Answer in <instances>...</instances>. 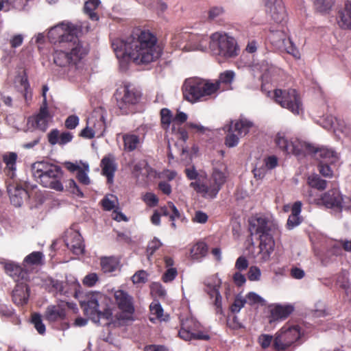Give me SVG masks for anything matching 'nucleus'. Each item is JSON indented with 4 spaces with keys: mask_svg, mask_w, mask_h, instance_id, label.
<instances>
[{
    "mask_svg": "<svg viewBox=\"0 0 351 351\" xmlns=\"http://www.w3.org/2000/svg\"><path fill=\"white\" fill-rule=\"evenodd\" d=\"M119 60L147 64L156 61L162 53L155 34L149 29H134L125 39H115L112 43Z\"/></svg>",
    "mask_w": 351,
    "mask_h": 351,
    "instance_id": "f257e3e1",
    "label": "nucleus"
},
{
    "mask_svg": "<svg viewBox=\"0 0 351 351\" xmlns=\"http://www.w3.org/2000/svg\"><path fill=\"white\" fill-rule=\"evenodd\" d=\"M249 223L251 234L259 236V258L261 261L266 262L270 258L274 250V236L280 234L278 226L267 217L258 215L252 217L249 220Z\"/></svg>",
    "mask_w": 351,
    "mask_h": 351,
    "instance_id": "f03ea898",
    "label": "nucleus"
},
{
    "mask_svg": "<svg viewBox=\"0 0 351 351\" xmlns=\"http://www.w3.org/2000/svg\"><path fill=\"white\" fill-rule=\"evenodd\" d=\"M88 54V50L79 38L70 42H62L54 47L52 53L53 63L64 71L77 69L82 60Z\"/></svg>",
    "mask_w": 351,
    "mask_h": 351,
    "instance_id": "7ed1b4c3",
    "label": "nucleus"
},
{
    "mask_svg": "<svg viewBox=\"0 0 351 351\" xmlns=\"http://www.w3.org/2000/svg\"><path fill=\"white\" fill-rule=\"evenodd\" d=\"M31 171L35 180L43 186L57 191H63V171L60 166L48 161H37L32 165Z\"/></svg>",
    "mask_w": 351,
    "mask_h": 351,
    "instance_id": "20e7f679",
    "label": "nucleus"
},
{
    "mask_svg": "<svg viewBox=\"0 0 351 351\" xmlns=\"http://www.w3.org/2000/svg\"><path fill=\"white\" fill-rule=\"evenodd\" d=\"M106 297L100 292H90L86 295V299L82 306L84 314L93 322L101 325H108L112 320V313L104 303Z\"/></svg>",
    "mask_w": 351,
    "mask_h": 351,
    "instance_id": "39448f33",
    "label": "nucleus"
},
{
    "mask_svg": "<svg viewBox=\"0 0 351 351\" xmlns=\"http://www.w3.org/2000/svg\"><path fill=\"white\" fill-rule=\"evenodd\" d=\"M183 97L191 104L206 101L216 93V86L210 80L189 78L182 86Z\"/></svg>",
    "mask_w": 351,
    "mask_h": 351,
    "instance_id": "423d86ee",
    "label": "nucleus"
},
{
    "mask_svg": "<svg viewBox=\"0 0 351 351\" xmlns=\"http://www.w3.org/2000/svg\"><path fill=\"white\" fill-rule=\"evenodd\" d=\"M210 47L216 55L233 58L238 55L239 48L235 39L226 34L215 32L210 36Z\"/></svg>",
    "mask_w": 351,
    "mask_h": 351,
    "instance_id": "0eeeda50",
    "label": "nucleus"
},
{
    "mask_svg": "<svg viewBox=\"0 0 351 351\" xmlns=\"http://www.w3.org/2000/svg\"><path fill=\"white\" fill-rule=\"evenodd\" d=\"M303 333L298 325L287 323L276 335L273 347L276 351H290L289 348L302 338Z\"/></svg>",
    "mask_w": 351,
    "mask_h": 351,
    "instance_id": "6e6552de",
    "label": "nucleus"
},
{
    "mask_svg": "<svg viewBox=\"0 0 351 351\" xmlns=\"http://www.w3.org/2000/svg\"><path fill=\"white\" fill-rule=\"evenodd\" d=\"M114 96L117 101L116 105L121 114H128L132 112V108L139 102L141 93L127 84L117 88Z\"/></svg>",
    "mask_w": 351,
    "mask_h": 351,
    "instance_id": "1a4fd4ad",
    "label": "nucleus"
},
{
    "mask_svg": "<svg viewBox=\"0 0 351 351\" xmlns=\"http://www.w3.org/2000/svg\"><path fill=\"white\" fill-rule=\"evenodd\" d=\"M317 206H323L327 208L336 209L339 213L351 207V198L343 196L337 188H332L324 193L318 198L314 199Z\"/></svg>",
    "mask_w": 351,
    "mask_h": 351,
    "instance_id": "9d476101",
    "label": "nucleus"
},
{
    "mask_svg": "<svg viewBox=\"0 0 351 351\" xmlns=\"http://www.w3.org/2000/svg\"><path fill=\"white\" fill-rule=\"evenodd\" d=\"M273 98L276 103L294 114H299L303 111L300 95L295 89L276 88L274 90Z\"/></svg>",
    "mask_w": 351,
    "mask_h": 351,
    "instance_id": "9b49d317",
    "label": "nucleus"
},
{
    "mask_svg": "<svg viewBox=\"0 0 351 351\" xmlns=\"http://www.w3.org/2000/svg\"><path fill=\"white\" fill-rule=\"evenodd\" d=\"M200 323L193 317H187L181 321L178 336L184 341H208L210 336L208 331L202 330Z\"/></svg>",
    "mask_w": 351,
    "mask_h": 351,
    "instance_id": "f8f14e48",
    "label": "nucleus"
},
{
    "mask_svg": "<svg viewBox=\"0 0 351 351\" xmlns=\"http://www.w3.org/2000/svg\"><path fill=\"white\" fill-rule=\"evenodd\" d=\"M38 189L37 185L31 184L28 182L20 181L9 184L8 193L10 199L14 206L20 207L25 200L33 196L34 191Z\"/></svg>",
    "mask_w": 351,
    "mask_h": 351,
    "instance_id": "ddd939ff",
    "label": "nucleus"
},
{
    "mask_svg": "<svg viewBox=\"0 0 351 351\" xmlns=\"http://www.w3.org/2000/svg\"><path fill=\"white\" fill-rule=\"evenodd\" d=\"M252 127L253 123L245 119L231 121L226 126L228 134L225 138L226 145L228 147L237 146L239 141V136H245Z\"/></svg>",
    "mask_w": 351,
    "mask_h": 351,
    "instance_id": "4468645a",
    "label": "nucleus"
},
{
    "mask_svg": "<svg viewBox=\"0 0 351 351\" xmlns=\"http://www.w3.org/2000/svg\"><path fill=\"white\" fill-rule=\"evenodd\" d=\"M77 30L75 25L69 22H62L53 27L48 32V38L55 46L60 45L62 42H70L78 37L74 35Z\"/></svg>",
    "mask_w": 351,
    "mask_h": 351,
    "instance_id": "2eb2a0df",
    "label": "nucleus"
},
{
    "mask_svg": "<svg viewBox=\"0 0 351 351\" xmlns=\"http://www.w3.org/2000/svg\"><path fill=\"white\" fill-rule=\"evenodd\" d=\"M275 143L278 148L285 154H292L297 156H303L305 150H313V145L306 142L295 140L289 141L284 135L278 134L275 138Z\"/></svg>",
    "mask_w": 351,
    "mask_h": 351,
    "instance_id": "dca6fc26",
    "label": "nucleus"
},
{
    "mask_svg": "<svg viewBox=\"0 0 351 351\" xmlns=\"http://www.w3.org/2000/svg\"><path fill=\"white\" fill-rule=\"evenodd\" d=\"M114 299L118 308L125 314V318L132 319L135 311L133 298L126 291L118 290L114 293Z\"/></svg>",
    "mask_w": 351,
    "mask_h": 351,
    "instance_id": "f3484780",
    "label": "nucleus"
},
{
    "mask_svg": "<svg viewBox=\"0 0 351 351\" xmlns=\"http://www.w3.org/2000/svg\"><path fill=\"white\" fill-rule=\"evenodd\" d=\"M53 114L49 112L48 105H41L38 113L34 117L29 118V121H32V125L42 131L45 132L49 123L52 122Z\"/></svg>",
    "mask_w": 351,
    "mask_h": 351,
    "instance_id": "a211bd4d",
    "label": "nucleus"
},
{
    "mask_svg": "<svg viewBox=\"0 0 351 351\" xmlns=\"http://www.w3.org/2000/svg\"><path fill=\"white\" fill-rule=\"evenodd\" d=\"M190 186L193 188L197 193H200L204 198L213 199L216 197L219 191L221 190L210 179L205 182L198 180L195 182H192Z\"/></svg>",
    "mask_w": 351,
    "mask_h": 351,
    "instance_id": "6ab92c4d",
    "label": "nucleus"
},
{
    "mask_svg": "<svg viewBox=\"0 0 351 351\" xmlns=\"http://www.w3.org/2000/svg\"><path fill=\"white\" fill-rule=\"evenodd\" d=\"M44 317L49 323L64 321L66 317V304L61 303L48 306Z\"/></svg>",
    "mask_w": 351,
    "mask_h": 351,
    "instance_id": "aec40b11",
    "label": "nucleus"
},
{
    "mask_svg": "<svg viewBox=\"0 0 351 351\" xmlns=\"http://www.w3.org/2000/svg\"><path fill=\"white\" fill-rule=\"evenodd\" d=\"M4 269L5 273L16 282L29 280L28 271L14 262L5 263Z\"/></svg>",
    "mask_w": 351,
    "mask_h": 351,
    "instance_id": "412c9836",
    "label": "nucleus"
},
{
    "mask_svg": "<svg viewBox=\"0 0 351 351\" xmlns=\"http://www.w3.org/2000/svg\"><path fill=\"white\" fill-rule=\"evenodd\" d=\"M313 150H305L303 156L307 154H315L317 158H320V162L334 164L339 160V156L337 152L327 147L315 148L313 146Z\"/></svg>",
    "mask_w": 351,
    "mask_h": 351,
    "instance_id": "4be33fe9",
    "label": "nucleus"
},
{
    "mask_svg": "<svg viewBox=\"0 0 351 351\" xmlns=\"http://www.w3.org/2000/svg\"><path fill=\"white\" fill-rule=\"evenodd\" d=\"M27 281H21L17 282L16 287L12 291V300L16 305L23 306L26 304L29 297V288Z\"/></svg>",
    "mask_w": 351,
    "mask_h": 351,
    "instance_id": "5701e85b",
    "label": "nucleus"
},
{
    "mask_svg": "<svg viewBox=\"0 0 351 351\" xmlns=\"http://www.w3.org/2000/svg\"><path fill=\"white\" fill-rule=\"evenodd\" d=\"M73 136L72 133L69 132H63L60 133L56 128L52 129L47 134V140L51 145H64L70 143L73 140Z\"/></svg>",
    "mask_w": 351,
    "mask_h": 351,
    "instance_id": "b1692460",
    "label": "nucleus"
},
{
    "mask_svg": "<svg viewBox=\"0 0 351 351\" xmlns=\"http://www.w3.org/2000/svg\"><path fill=\"white\" fill-rule=\"evenodd\" d=\"M66 245L73 254L80 255L84 254V245L82 237L78 232H72L66 239Z\"/></svg>",
    "mask_w": 351,
    "mask_h": 351,
    "instance_id": "393cba45",
    "label": "nucleus"
},
{
    "mask_svg": "<svg viewBox=\"0 0 351 351\" xmlns=\"http://www.w3.org/2000/svg\"><path fill=\"white\" fill-rule=\"evenodd\" d=\"M100 166L102 175L106 177L108 182H112L114 173L117 171V164L114 156L112 155L104 156L101 160Z\"/></svg>",
    "mask_w": 351,
    "mask_h": 351,
    "instance_id": "a878e982",
    "label": "nucleus"
},
{
    "mask_svg": "<svg viewBox=\"0 0 351 351\" xmlns=\"http://www.w3.org/2000/svg\"><path fill=\"white\" fill-rule=\"evenodd\" d=\"M293 311L292 304H276L270 309V322L285 319Z\"/></svg>",
    "mask_w": 351,
    "mask_h": 351,
    "instance_id": "bb28decb",
    "label": "nucleus"
},
{
    "mask_svg": "<svg viewBox=\"0 0 351 351\" xmlns=\"http://www.w3.org/2000/svg\"><path fill=\"white\" fill-rule=\"evenodd\" d=\"M17 154L15 152H8L3 155V162L5 164L4 172L10 179L16 176Z\"/></svg>",
    "mask_w": 351,
    "mask_h": 351,
    "instance_id": "cd10ccee",
    "label": "nucleus"
},
{
    "mask_svg": "<svg viewBox=\"0 0 351 351\" xmlns=\"http://www.w3.org/2000/svg\"><path fill=\"white\" fill-rule=\"evenodd\" d=\"M121 265L120 258L115 256H101L100 266L104 273H112L119 269Z\"/></svg>",
    "mask_w": 351,
    "mask_h": 351,
    "instance_id": "c85d7f7f",
    "label": "nucleus"
},
{
    "mask_svg": "<svg viewBox=\"0 0 351 351\" xmlns=\"http://www.w3.org/2000/svg\"><path fill=\"white\" fill-rule=\"evenodd\" d=\"M265 5L270 8L271 16L276 23H280L284 20L286 12L282 0H275L273 4L266 2Z\"/></svg>",
    "mask_w": 351,
    "mask_h": 351,
    "instance_id": "c756f323",
    "label": "nucleus"
},
{
    "mask_svg": "<svg viewBox=\"0 0 351 351\" xmlns=\"http://www.w3.org/2000/svg\"><path fill=\"white\" fill-rule=\"evenodd\" d=\"M122 139L123 141V149L126 152L134 151L143 143V140L138 135L131 132L123 134Z\"/></svg>",
    "mask_w": 351,
    "mask_h": 351,
    "instance_id": "7c9ffc66",
    "label": "nucleus"
},
{
    "mask_svg": "<svg viewBox=\"0 0 351 351\" xmlns=\"http://www.w3.org/2000/svg\"><path fill=\"white\" fill-rule=\"evenodd\" d=\"M337 23L341 29H351V2L345 3L343 10L339 12Z\"/></svg>",
    "mask_w": 351,
    "mask_h": 351,
    "instance_id": "2f4dec72",
    "label": "nucleus"
},
{
    "mask_svg": "<svg viewBox=\"0 0 351 351\" xmlns=\"http://www.w3.org/2000/svg\"><path fill=\"white\" fill-rule=\"evenodd\" d=\"M18 83L15 85V88L21 95L25 102L28 104L29 101L32 100V93L27 75L25 74L21 76Z\"/></svg>",
    "mask_w": 351,
    "mask_h": 351,
    "instance_id": "473e14b6",
    "label": "nucleus"
},
{
    "mask_svg": "<svg viewBox=\"0 0 351 351\" xmlns=\"http://www.w3.org/2000/svg\"><path fill=\"white\" fill-rule=\"evenodd\" d=\"M225 10L222 6L211 7L208 11V21L219 25H224L226 23Z\"/></svg>",
    "mask_w": 351,
    "mask_h": 351,
    "instance_id": "72a5a7b5",
    "label": "nucleus"
},
{
    "mask_svg": "<svg viewBox=\"0 0 351 351\" xmlns=\"http://www.w3.org/2000/svg\"><path fill=\"white\" fill-rule=\"evenodd\" d=\"M87 124L90 125L97 138H99L104 135L106 130V123L104 117L102 114H99V118L97 119L94 116H91L87 121Z\"/></svg>",
    "mask_w": 351,
    "mask_h": 351,
    "instance_id": "f704fd0d",
    "label": "nucleus"
},
{
    "mask_svg": "<svg viewBox=\"0 0 351 351\" xmlns=\"http://www.w3.org/2000/svg\"><path fill=\"white\" fill-rule=\"evenodd\" d=\"M157 210L160 213V217H169V221H175L176 219H179L181 217L179 210L171 202H169L167 205L161 206Z\"/></svg>",
    "mask_w": 351,
    "mask_h": 351,
    "instance_id": "c9c22d12",
    "label": "nucleus"
},
{
    "mask_svg": "<svg viewBox=\"0 0 351 351\" xmlns=\"http://www.w3.org/2000/svg\"><path fill=\"white\" fill-rule=\"evenodd\" d=\"M160 124L161 127L166 132L171 131V124L173 125V117L171 111L166 108L160 110Z\"/></svg>",
    "mask_w": 351,
    "mask_h": 351,
    "instance_id": "e433bc0d",
    "label": "nucleus"
},
{
    "mask_svg": "<svg viewBox=\"0 0 351 351\" xmlns=\"http://www.w3.org/2000/svg\"><path fill=\"white\" fill-rule=\"evenodd\" d=\"M100 4L99 0H85L84 12L88 16L92 21H97L99 20V16L95 11L97 9Z\"/></svg>",
    "mask_w": 351,
    "mask_h": 351,
    "instance_id": "4c0bfd02",
    "label": "nucleus"
},
{
    "mask_svg": "<svg viewBox=\"0 0 351 351\" xmlns=\"http://www.w3.org/2000/svg\"><path fill=\"white\" fill-rule=\"evenodd\" d=\"M234 73L232 71H226L220 73L219 78L214 82H212V84L216 86V93L221 89V85H230L234 80Z\"/></svg>",
    "mask_w": 351,
    "mask_h": 351,
    "instance_id": "58836bf2",
    "label": "nucleus"
},
{
    "mask_svg": "<svg viewBox=\"0 0 351 351\" xmlns=\"http://www.w3.org/2000/svg\"><path fill=\"white\" fill-rule=\"evenodd\" d=\"M208 252V246L206 243L199 241L195 243L191 249V256L193 259L204 257Z\"/></svg>",
    "mask_w": 351,
    "mask_h": 351,
    "instance_id": "ea45409f",
    "label": "nucleus"
},
{
    "mask_svg": "<svg viewBox=\"0 0 351 351\" xmlns=\"http://www.w3.org/2000/svg\"><path fill=\"white\" fill-rule=\"evenodd\" d=\"M43 258L44 255L41 252H33L24 258L23 265L27 267L41 265Z\"/></svg>",
    "mask_w": 351,
    "mask_h": 351,
    "instance_id": "a19ab883",
    "label": "nucleus"
},
{
    "mask_svg": "<svg viewBox=\"0 0 351 351\" xmlns=\"http://www.w3.org/2000/svg\"><path fill=\"white\" fill-rule=\"evenodd\" d=\"M307 183L311 188L316 189L319 191H323L327 186V182L322 179L318 175L308 176Z\"/></svg>",
    "mask_w": 351,
    "mask_h": 351,
    "instance_id": "79ce46f5",
    "label": "nucleus"
},
{
    "mask_svg": "<svg viewBox=\"0 0 351 351\" xmlns=\"http://www.w3.org/2000/svg\"><path fill=\"white\" fill-rule=\"evenodd\" d=\"M336 284L348 292L350 289V282L348 280V272L347 271L343 270L337 274Z\"/></svg>",
    "mask_w": 351,
    "mask_h": 351,
    "instance_id": "37998d69",
    "label": "nucleus"
},
{
    "mask_svg": "<svg viewBox=\"0 0 351 351\" xmlns=\"http://www.w3.org/2000/svg\"><path fill=\"white\" fill-rule=\"evenodd\" d=\"M214 182L217 186L221 189L222 186L226 181V176L225 173L215 168L213 169L211 177L209 178Z\"/></svg>",
    "mask_w": 351,
    "mask_h": 351,
    "instance_id": "c03bdc74",
    "label": "nucleus"
},
{
    "mask_svg": "<svg viewBox=\"0 0 351 351\" xmlns=\"http://www.w3.org/2000/svg\"><path fill=\"white\" fill-rule=\"evenodd\" d=\"M32 323L39 334L43 335L45 332V326L39 313H34L32 315Z\"/></svg>",
    "mask_w": 351,
    "mask_h": 351,
    "instance_id": "a18cd8bd",
    "label": "nucleus"
},
{
    "mask_svg": "<svg viewBox=\"0 0 351 351\" xmlns=\"http://www.w3.org/2000/svg\"><path fill=\"white\" fill-rule=\"evenodd\" d=\"M315 9L319 12H326L332 5L331 0H313Z\"/></svg>",
    "mask_w": 351,
    "mask_h": 351,
    "instance_id": "49530a36",
    "label": "nucleus"
},
{
    "mask_svg": "<svg viewBox=\"0 0 351 351\" xmlns=\"http://www.w3.org/2000/svg\"><path fill=\"white\" fill-rule=\"evenodd\" d=\"M29 0H4L5 5L10 8L23 10L27 5Z\"/></svg>",
    "mask_w": 351,
    "mask_h": 351,
    "instance_id": "de8ad7c7",
    "label": "nucleus"
},
{
    "mask_svg": "<svg viewBox=\"0 0 351 351\" xmlns=\"http://www.w3.org/2000/svg\"><path fill=\"white\" fill-rule=\"evenodd\" d=\"M191 40L197 42L194 45V49L204 51L206 48L208 43V38L205 36H193L191 38Z\"/></svg>",
    "mask_w": 351,
    "mask_h": 351,
    "instance_id": "09e8293b",
    "label": "nucleus"
},
{
    "mask_svg": "<svg viewBox=\"0 0 351 351\" xmlns=\"http://www.w3.org/2000/svg\"><path fill=\"white\" fill-rule=\"evenodd\" d=\"M246 303V300L240 295L236 296L234 302L230 307L232 313H239Z\"/></svg>",
    "mask_w": 351,
    "mask_h": 351,
    "instance_id": "8fccbe9b",
    "label": "nucleus"
},
{
    "mask_svg": "<svg viewBox=\"0 0 351 351\" xmlns=\"http://www.w3.org/2000/svg\"><path fill=\"white\" fill-rule=\"evenodd\" d=\"M188 116L183 112H178L175 117H173V125H171V131L176 132V127L180 126L182 123L186 121Z\"/></svg>",
    "mask_w": 351,
    "mask_h": 351,
    "instance_id": "3c124183",
    "label": "nucleus"
},
{
    "mask_svg": "<svg viewBox=\"0 0 351 351\" xmlns=\"http://www.w3.org/2000/svg\"><path fill=\"white\" fill-rule=\"evenodd\" d=\"M142 199L149 207L156 206L159 202L158 197L154 193L150 192H147L143 195Z\"/></svg>",
    "mask_w": 351,
    "mask_h": 351,
    "instance_id": "603ef678",
    "label": "nucleus"
},
{
    "mask_svg": "<svg viewBox=\"0 0 351 351\" xmlns=\"http://www.w3.org/2000/svg\"><path fill=\"white\" fill-rule=\"evenodd\" d=\"M132 280L134 284H144L148 280V274L145 270H139L132 276Z\"/></svg>",
    "mask_w": 351,
    "mask_h": 351,
    "instance_id": "864d4df0",
    "label": "nucleus"
},
{
    "mask_svg": "<svg viewBox=\"0 0 351 351\" xmlns=\"http://www.w3.org/2000/svg\"><path fill=\"white\" fill-rule=\"evenodd\" d=\"M178 276V271L176 267L168 268L162 276V280L165 283L172 282Z\"/></svg>",
    "mask_w": 351,
    "mask_h": 351,
    "instance_id": "5fc2aeb1",
    "label": "nucleus"
},
{
    "mask_svg": "<svg viewBox=\"0 0 351 351\" xmlns=\"http://www.w3.org/2000/svg\"><path fill=\"white\" fill-rule=\"evenodd\" d=\"M313 311V315L317 317H324L328 314L326 312V304L321 301L317 302L315 304V308Z\"/></svg>",
    "mask_w": 351,
    "mask_h": 351,
    "instance_id": "6e6d98bb",
    "label": "nucleus"
},
{
    "mask_svg": "<svg viewBox=\"0 0 351 351\" xmlns=\"http://www.w3.org/2000/svg\"><path fill=\"white\" fill-rule=\"evenodd\" d=\"M283 43L286 46V51L288 53L292 55L296 58H300L299 51L289 38L287 40H283Z\"/></svg>",
    "mask_w": 351,
    "mask_h": 351,
    "instance_id": "4d7b16f0",
    "label": "nucleus"
},
{
    "mask_svg": "<svg viewBox=\"0 0 351 351\" xmlns=\"http://www.w3.org/2000/svg\"><path fill=\"white\" fill-rule=\"evenodd\" d=\"M162 245L161 242L159 239L154 238L152 241H151L147 245V253L148 257L152 256L155 252L160 248Z\"/></svg>",
    "mask_w": 351,
    "mask_h": 351,
    "instance_id": "13d9d810",
    "label": "nucleus"
},
{
    "mask_svg": "<svg viewBox=\"0 0 351 351\" xmlns=\"http://www.w3.org/2000/svg\"><path fill=\"white\" fill-rule=\"evenodd\" d=\"M227 325L229 328L233 330H237L242 327L241 323L239 321L237 317L233 313L228 316Z\"/></svg>",
    "mask_w": 351,
    "mask_h": 351,
    "instance_id": "bf43d9fd",
    "label": "nucleus"
},
{
    "mask_svg": "<svg viewBox=\"0 0 351 351\" xmlns=\"http://www.w3.org/2000/svg\"><path fill=\"white\" fill-rule=\"evenodd\" d=\"M245 299L246 300V302L250 305L262 304L264 302L263 299L261 296L254 292H250L247 293L246 298Z\"/></svg>",
    "mask_w": 351,
    "mask_h": 351,
    "instance_id": "052dcab7",
    "label": "nucleus"
},
{
    "mask_svg": "<svg viewBox=\"0 0 351 351\" xmlns=\"http://www.w3.org/2000/svg\"><path fill=\"white\" fill-rule=\"evenodd\" d=\"M70 192L72 193L74 195H76L78 197H83L84 193L80 190L76 182L74 180L70 179L68 180V185L66 186Z\"/></svg>",
    "mask_w": 351,
    "mask_h": 351,
    "instance_id": "680f3d73",
    "label": "nucleus"
},
{
    "mask_svg": "<svg viewBox=\"0 0 351 351\" xmlns=\"http://www.w3.org/2000/svg\"><path fill=\"white\" fill-rule=\"evenodd\" d=\"M78 123V117L76 115H70L66 119L64 125L66 129L73 130L77 126Z\"/></svg>",
    "mask_w": 351,
    "mask_h": 351,
    "instance_id": "e2e57ef3",
    "label": "nucleus"
},
{
    "mask_svg": "<svg viewBox=\"0 0 351 351\" xmlns=\"http://www.w3.org/2000/svg\"><path fill=\"white\" fill-rule=\"evenodd\" d=\"M261 274V270L258 267L252 266L247 272V278L250 281H256L260 279Z\"/></svg>",
    "mask_w": 351,
    "mask_h": 351,
    "instance_id": "0e129e2a",
    "label": "nucleus"
},
{
    "mask_svg": "<svg viewBox=\"0 0 351 351\" xmlns=\"http://www.w3.org/2000/svg\"><path fill=\"white\" fill-rule=\"evenodd\" d=\"M150 311L152 315H156L157 319H161L163 315V309L159 302H152L150 304Z\"/></svg>",
    "mask_w": 351,
    "mask_h": 351,
    "instance_id": "69168bd1",
    "label": "nucleus"
},
{
    "mask_svg": "<svg viewBox=\"0 0 351 351\" xmlns=\"http://www.w3.org/2000/svg\"><path fill=\"white\" fill-rule=\"evenodd\" d=\"M99 278L97 274L91 273L86 275L83 279V284L87 287L94 286L98 281Z\"/></svg>",
    "mask_w": 351,
    "mask_h": 351,
    "instance_id": "338daca9",
    "label": "nucleus"
},
{
    "mask_svg": "<svg viewBox=\"0 0 351 351\" xmlns=\"http://www.w3.org/2000/svg\"><path fill=\"white\" fill-rule=\"evenodd\" d=\"M328 164V162H319V171L323 176L331 177L332 176V170Z\"/></svg>",
    "mask_w": 351,
    "mask_h": 351,
    "instance_id": "774afa93",
    "label": "nucleus"
}]
</instances>
